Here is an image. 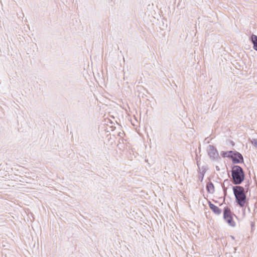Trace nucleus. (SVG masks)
I'll return each instance as SVG.
<instances>
[{
    "label": "nucleus",
    "instance_id": "obj_1",
    "mask_svg": "<svg viewBox=\"0 0 257 257\" xmlns=\"http://www.w3.org/2000/svg\"><path fill=\"white\" fill-rule=\"evenodd\" d=\"M231 170H227L228 174L231 172L232 183L235 185L241 184L244 180L245 174L241 167L237 165H231Z\"/></svg>",
    "mask_w": 257,
    "mask_h": 257
},
{
    "label": "nucleus",
    "instance_id": "obj_2",
    "mask_svg": "<svg viewBox=\"0 0 257 257\" xmlns=\"http://www.w3.org/2000/svg\"><path fill=\"white\" fill-rule=\"evenodd\" d=\"M232 190L235 196V202L241 208L245 206L246 194L244 192V188L241 186H232Z\"/></svg>",
    "mask_w": 257,
    "mask_h": 257
},
{
    "label": "nucleus",
    "instance_id": "obj_3",
    "mask_svg": "<svg viewBox=\"0 0 257 257\" xmlns=\"http://www.w3.org/2000/svg\"><path fill=\"white\" fill-rule=\"evenodd\" d=\"M223 217L225 222L230 226L235 227L236 223L234 221L233 217L237 216L231 211L230 208L228 206H225L223 210Z\"/></svg>",
    "mask_w": 257,
    "mask_h": 257
},
{
    "label": "nucleus",
    "instance_id": "obj_4",
    "mask_svg": "<svg viewBox=\"0 0 257 257\" xmlns=\"http://www.w3.org/2000/svg\"><path fill=\"white\" fill-rule=\"evenodd\" d=\"M207 153L211 161L219 162L221 160V157L215 146L212 145H208L207 148Z\"/></svg>",
    "mask_w": 257,
    "mask_h": 257
},
{
    "label": "nucleus",
    "instance_id": "obj_5",
    "mask_svg": "<svg viewBox=\"0 0 257 257\" xmlns=\"http://www.w3.org/2000/svg\"><path fill=\"white\" fill-rule=\"evenodd\" d=\"M230 160L232 161L231 165H236L244 163L243 157L242 154L234 149L232 150Z\"/></svg>",
    "mask_w": 257,
    "mask_h": 257
},
{
    "label": "nucleus",
    "instance_id": "obj_6",
    "mask_svg": "<svg viewBox=\"0 0 257 257\" xmlns=\"http://www.w3.org/2000/svg\"><path fill=\"white\" fill-rule=\"evenodd\" d=\"M209 207L211 211L216 215H219L222 212V210L218 206L212 203L211 201H209L208 202Z\"/></svg>",
    "mask_w": 257,
    "mask_h": 257
},
{
    "label": "nucleus",
    "instance_id": "obj_7",
    "mask_svg": "<svg viewBox=\"0 0 257 257\" xmlns=\"http://www.w3.org/2000/svg\"><path fill=\"white\" fill-rule=\"evenodd\" d=\"M206 189L208 193L213 194L215 192L214 185L210 181L206 184Z\"/></svg>",
    "mask_w": 257,
    "mask_h": 257
},
{
    "label": "nucleus",
    "instance_id": "obj_8",
    "mask_svg": "<svg viewBox=\"0 0 257 257\" xmlns=\"http://www.w3.org/2000/svg\"><path fill=\"white\" fill-rule=\"evenodd\" d=\"M249 40L253 44V48L254 50L257 51V36L254 34H252L249 37Z\"/></svg>",
    "mask_w": 257,
    "mask_h": 257
},
{
    "label": "nucleus",
    "instance_id": "obj_9",
    "mask_svg": "<svg viewBox=\"0 0 257 257\" xmlns=\"http://www.w3.org/2000/svg\"><path fill=\"white\" fill-rule=\"evenodd\" d=\"M232 154V150H230V151H221L220 152V156L222 157V158H227L229 159H230V156Z\"/></svg>",
    "mask_w": 257,
    "mask_h": 257
},
{
    "label": "nucleus",
    "instance_id": "obj_10",
    "mask_svg": "<svg viewBox=\"0 0 257 257\" xmlns=\"http://www.w3.org/2000/svg\"><path fill=\"white\" fill-rule=\"evenodd\" d=\"M248 142L255 148H257V139H249Z\"/></svg>",
    "mask_w": 257,
    "mask_h": 257
},
{
    "label": "nucleus",
    "instance_id": "obj_11",
    "mask_svg": "<svg viewBox=\"0 0 257 257\" xmlns=\"http://www.w3.org/2000/svg\"><path fill=\"white\" fill-rule=\"evenodd\" d=\"M198 173L199 174V175H198V180L201 182H202L203 181V178H204L205 174H204L203 173H201V171L198 170Z\"/></svg>",
    "mask_w": 257,
    "mask_h": 257
},
{
    "label": "nucleus",
    "instance_id": "obj_12",
    "mask_svg": "<svg viewBox=\"0 0 257 257\" xmlns=\"http://www.w3.org/2000/svg\"><path fill=\"white\" fill-rule=\"evenodd\" d=\"M207 166H203L201 167V173H203L204 174H205L207 170Z\"/></svg>",
    "mask_w": 257,
    "mask_h": 257
},
{
    "label": "nucleus",
    "instance_id": "obj_13",
    "mask_svg": "<svg viewBox=\"0 0 257 257\" xmlns=\"http://www.w3.org/2000/svg\"><path fill=\"white\" fill-rule=\"evenodd\" d=\"M251 229V231H253L255 227V223L254 222L251 221L250 223Z\"/></svg>",
    "mask_w": 257,
    "mask_h": 257
},
{
    "label": "nucleus",
    "instance_id": "obj_14",
    "mask_svg": "<svg viewBox=\"0 0 257 257\" xmlns=\"http://www.w3.org/2000/svg\"><path fill=\"white\" fill-rule=\"evenodd\" d=\"M197 167L198 168V170L201 171V169H200V167L199 161H198L197 159Z\"/></svg>",
    "mask_w": 257,
    "mask_h": 257
},
{
    "label": "nucleus",
    "instance_id": "obj_15",
    "mask_svg": "<svg viewBox=\"0 0 257 257\" xmlns=\"http://www.w3.org/2000/svg\"><path fill=\"white\" fill-rule=\"evenodd\" d=\"M229 142L230 144H231V145L232 146H233H233H235V143H234L233 141H232V140H229Z\"/></svg>",
    "mask_w": 257,
    "mask_h": 257
},
{
    "label": "nucleus",
    "instance_id": "obj_16",
    "mask_svg": "<svg viewBox=\"0 0 257 257\" xmlns=\"http://www.w3.org/2000/svg\"><path fill=\"white\" fill-rule=\"evenodd\" d=\"M226 182H227V183H228V184H229V180L228 179H226V180H224V184L225 183H226Z\"/></svg>",
    "mask_w": 257,
    "mask_h": 257
},
{
    "label": "nucleus",
    "instance_id": "obj_17",
    "mask_svg": "<svg viewBox=\"0 0 257 257\" xmlns=\"http://www.w3.org/2000/svg\"><path fill=\"white\" fill-rule=\"evenodd\" d=\"M216 169L217 171H219L220 170V168H219V167L218 166H216Z\"/></svg>",
    "mask_w": 257,
    "mask_h": 257
},
{
    "label": "nucleus",
    "instance_id": "obj_18",
    "mask_svg": "<svg viewBox=\"0 0 257 257\" xmlns=\"http://www.w3.org/2000/svg\"><path fill=\"white\" fill-rule=\"evenodd\" d=\"M230 237L233 240L235 239L234 237L232 235H230Z\"/></svg>",
    "mask_w": 257,
    "mask_h": 257
}]
</instances>
